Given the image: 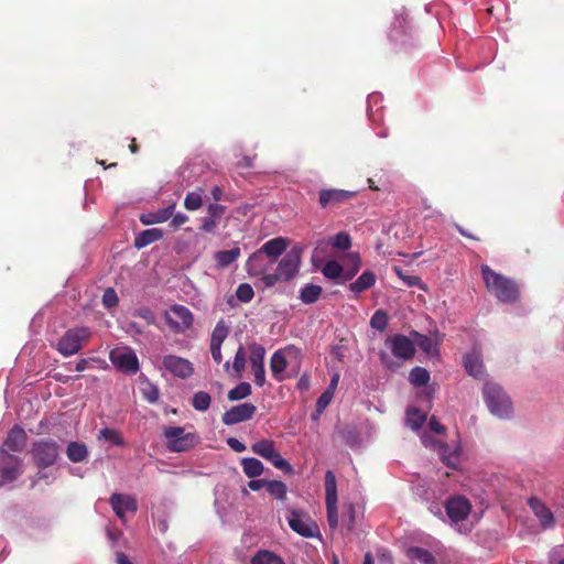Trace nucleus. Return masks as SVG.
<instances>
[{"label":"nucleus","mask_w":564,"mask_h":564,"mask_svg":"<svg viewBox=\"0 0 564 564\" xmlns=\"http://www.w3.org/2000/svg\"><path fill=\"white\" fill-rule=\"evenodd\" d=\"M202 189L198 191H194V192H189L186 194L185 196V199H184V207L187 209V210H197L202 207L203 205V198H202V194H200Z\"/></svg>","instance_id":"obj_49"},{"label":"nucleus","mask_w":564,"mask_h":564,"mask_svg":"<svg viewBox=\"0 0 564 564\" xmlns=\"http://www.w3.org/2000/svg\"><path fill=\"white\" fill-rule=\"evenodd\" d=\"M109 503L119 519L124 518L126 511L134 513L138 510V502L130 495L115 492L111 495Z\"/></svg>","instance_id":"obj_19"},{"label":"nucleus","mask_w":564,"mask_h":564,"mask_svg":"<svg viewBox=\"0 0 564 564\" xmlns=\"http://www.w3.org/2000/svg\"><path fill=\"white\" fill-rule=\"evenodd\" d=\"M22 474V459L0 449V486L17 480Z\"/></svg>","instance_id":"obj_9"},{"label":"nucleus","mask_w":564,"mask_h":564,"mask_svg":"<svg viewBox=\"0 0 564 564\" xmlns=\"http://www.w3.org/2000/svg\"><path fill=\"white\" fill-rule=\"evenodd\" d=\"M212 397L205 391H198L194 393L192 399V405L196 411L205 412L209 409Z\"/></svg>","instance_id":"obj_44"},{"label":"nucleus","mask_w":564,"mask_h":564,"mask_svg":"<svg viewBox=\"0 0 564 564\" xmlns=\"http://www.w3.org/2000/svg\"><path fill=\"white\" fill-rule=\"evenodd\" d=\"M437 451L441 459L448 467L456 468L459 463V451L458 448L451 449L445 443H437Z\"/></svg>","instance_id":"obj_30"},{"label":"nucleus","mask_w":564,"mask_h":564,"mask_svg":"<svg viewBox=\"0 0 564 564\" xmlns=\"http://www.w3.org/2000/svg\"><path fill=\"white\" fill-rule=\"evenodd\" d=\"M375 282L376 275L373 272L367 270L355 282L350 283L349 289L351 292L358 294L373 286Z\"/></svg>","instance_id":"obj_33"},{"label":"nucleus","mask_w":564,"mask_h":564,"mask_svg":"<svg viewBox=\"0 0 564 564\" xmlns=\"http://www.w3.org/2000/svg\"><path fill=\"white\" fill-rule=\"evenodd\" d=\"M265 489L275 499L284 500L286 498L288 488L281 480H268Z\"/></svg>","instance_id":"obj_43"},{"label":"nucleus","mask_w":564,"mask_h":564,"mask_svg":"<svg viewBox=\"0 0 564 564\" xmlns=\"http://www.w3.org/2000/svg\"><path fill=\"white\" fill-rule=\"evenodd\" d=\"M252 392L251 386L248 382H240L234 389L228 392V399L230 401H238L249 397Z\"/></svg>","instance_id":"obj_45"},{"label":"nucleus","mask_w":564,"mask_h":564,"mask_svg":"<svg viewBox=\"0 0 564 564\" xmlns=\"http://www.w3.org/2000/svg\"><path fill=\"white\" fill-rule=\"evenodd\" d=\"M361 265L360 257L356 252H350L346 257L343 282L350 281L359 271Z\"/></svg>","instance_id":"obj_32"},{"label":"nucleus","mask_w":564,"mask_h":564,"mask_svg":"<svg viewBox=\"0 0 564 564\" xmlns=\"http://www.w3.org/2000/svg\"><path fill=\"white\" fill-rule=\"evenodd\" d=\"M111 364L126 373H137L140 369L139 359L135 352L130 349H112L109 354Z\"/></svg>","instance_id":"obj_11"},{"label":"nucleus","mask_w":564,"mask_h":564,"mask_svg":"<svg viewBox=\"0 0 564 564\" xmlns=\"http://www.w3.org/2000/svg\"><path fill=\"white\" fill-rule=\"evenodd\" d=\"M227 336L228 327L224 321H219L212 333L210 345L221 346Z\"/></svg>","instance_id":"obj_48"},{"label":"nucleus","mask_w":564,"mask_h":564,"mask_svg":"<svg viewBox=\"0 0 564 564\" xmlns=\"http://www.w3.org/2000/svg\"><path fill=\"white\" fill-rule=\"evenodd\" d=\"M397 274L406 282L408 285L413 286L420 284L421 280L419 276L415 275H403L401 273V270L395 268Z\"/></svg>","instance_id":"obj_59"},{"label":"nucleus","mask_w":564,"mask_h":564,"mask_svg":"<svg viewBox=\"0 0 564 564\" xmlns=\"http://www.w3.org/2000/svg\"><path fill=\"white\" fill-rule=\"evenodd\" d=\"M248 359L250 361V366L263 365L265 349L262 345L258 343H252L248 346Z\"/></svg>","instance_id":"obj_40"},{"label":"nucleus","mask_w":564,"mask_h":564,"mask_svg":"<svg viewBox=\"0 0 564 564\" xmlns=\"http://www.w3.org/2000/svg\"><path fill=\"white\" fill-rule=\"evenodd\" d=\"M210 354L216 364L223 362L221 346L210 345Z\"/></svg>","instance_id":"obj_60"},{"label":"nucleus","mask_w":564,"mask_h":564,"mask_svg":"<svg viewBox=\"0 0 564 564\" xmlns=\"http://www.w3.org/2000/svg\"><path fill=\"white\" fill-rule=\"evenodd\" d=\"M322 292H323V289L319 285H316V284H305L300 290V300L304 304L316 303L318 301V299L321 297Z\"/></svg>","instance_id":"obj_35"},{"label":"nucleus","mask_w":564,"mask_h":564,"mask_svg":"<svg viewBox=\"0 0 564 564\" xmlns=\"http://www.w3.org/2000/svg\"><path fill=\"white\" fill-rule=\"evenodd\" d=\"M250 564H285L275 553L268 550L258 551L250 561Z\"/></svg>","instance_id":"obj_36"},{"label":"nucleus","mask_w":564,"mask_h":564,"mask_svg":"<svg viewBox=\"0 0 564 564\" xmlns=\"http://www.w3.org/2000/svg\"><path fill=\"white\" fill-rule=\"evenodd\" d=\"M481 274L487 289L502 303H514L520 297V289L517 282L490 269L481 265Z\"/></svg>","instance_id":"obj_2"},{"label":"nucleus","mask_w":564,"mask_h":564,"mask_svg":"<svg viewBox=\"0 0 564 564\" xmlns=\"http://www.w3.org/2000/svg\"><path fill=\"white\" fill-rule=\"evenodd\" d=\"M290 528L304 538H314L319 535V528L308 516L297 510H291L288 517Z\"/></svg>","instance_id":"obj_12"},{"label":"nucleus","mask_w":564,"mask_h":564,"mask_svg":"<svg viewBox=\"0 0 564 564\" xmlns=\"http://www.w3.org/2000/svg\"><path fill=\"white\" fill-rule=\"evenodd\" d=\"M140 391L143 399H145L149 403L158 402L160 397L159 388L149 379L145 378L140 382Z\"/></svg>","instance_id":"obj_39"},{"label":"nucleus","mask_w":564,"mask_h":564,"mask_svg":"<svg viewBox=\"0 0 564 564\" xmlns=\"http://www.w3.org/2000/svg\"><path fill=\"white\" fill-rule=\"evenodd\" d=\"M274 263L271 262V260L263 254V252L257 250L253 252L246 262V270L249 275L251 276H261L263 280V276L268 275L267 271L269 268H271Z\"/></svg>","instance_id":"obj_18"},{"label":"nucleus","mask_w":564,"mask_h":564,"mask_svg":"<svg viewBox=\"0 0 564 564\" xmlns=\"http://www.w3.org/2000/svg\"><path fill=\"white\" fill-rule=\"evenodd\" d=\"M406 556L411 561H417L421 564H437L435 556L426 549L412 546L406 550Z\"/></svg>","instance_id":"obj_31"},{"label":"nucleus","mask_w":564,"mask_h":564,"mask_svg":"<svg viewBox=\"0 0 564 564\" xmlns=\"http://www.w3.org/2000/svg\"><path fill=\"white\" fill-rule=\"evenodd\" d=\"M226 212V206L213 203L207 206V215L202 219L199 230L207 234H215L216 228Z\"/></svg>","instance_id":"obj_20"},{"label":"nucleus","mask_w":564,"mask_h":564,"mask_svg":"<svg viewBox=\"0 0 564 564\" xmlns=\"http://www.w3.org/2000/svg\"><path fill=\"white\" fill-rule=\"evenodd\" d=\"M28 435L23 427L14 425L3 442V448L8 452H22L26 446Z\"/></svg>","instance_id":"obj_21"},{"label":"nucleus","mask_w":564,"mask_h":564,"mask_svg":"<svg viewBox=\"0 0 564 564\" xmlns=\"http://www.w3.org/2000/svg\"><path fill=\"white\" fill-rule=\"evenodd\" d=\"M166 441V447L173 453L187 452L199 443V436L196 433H184V427L169 426L163 431Z\"/></svg>","instance_id":"obj_6"},{"label":"nucleus","mask_w":564,"mask_h":564,"mask_svg":"<svg viewBox=\"0 0 564 564\" xmlns=\"http://www.w3.org/2000/svg\"><path fill=\"white\" fill-rule=\"evenodd\" d=\"M241 467H242V470H243L245 475L248 478L258 477L264 470L263 464L259 459L253 458V457L242 458L241 459Z\"/></svg>","instance_id":"obj_34"},{"label":"nucleus","mask_w":564,"mask_h":564,"mask_svg":"<svg viewBox=\"0 0 564 564\" xmlns=\"http://www.w3.org/2000/svg\"><path fill=\"white\" fill-rule=\"evenodd\" d=\"M370 325L372 328L383 332L388 325L387 313L382 310L376 311L370 319Z\"/></svg>","instance_id":"obj_50"},{"label":"nucleus","mask_w":564,"mask_h":564,"mask_svg":"<svg viewBox=\"0 0 564 564\" xmlns=\"http://www.w3.org/2000/svg\"><path fill=\"white\" fill-rule=\"evenodd\" d=\"M297 352L299 350L294 346H289L273 352L270 359V370L272 377L278 382H282L285 379L284 371L288 367V356H291L292 354L296 355Z\"/></svg>","instance_id":"obj_13"},{"label":"nucleus","mask_w":564,"mask_h":564,"mask_svg":"<svg viewBox=\"0 0 564 564\" xmlns=\"http://www.w3.org/2000/svg\"><path fill=\"white\" fill-rule=\"evenodd\" d=\"M484 398L492 414L506 417L511 413V401L499 384L486 382L484 386Z\"/></svg>","instance_id":"obj_5"},{"label":"nucleus","mask_w":564,"mask_h":564,"mask_svg":"<svg viewBox=\"0 0 564 564\" xmlns=\"http://www.w3.org/2000/svg\"><path fill=\"white\" fill-rule=\"evenodd\" d=\"M140 317L144 318L148 321V323H153L154 321V315L153 313L151 312V310L149 308H141L139 311V314H138Z\"/></svg>","instance_id":"obj_63"},{"label":"nucleus","mask_w":564,"mask_h":564,"mask_svg":"<svg viewBox=\"0 0 564 564\" xmlns=\"http://www.w3.org/2000/svg\"><path fill=\"white\" fill-rule=\"evenodd\" d=\"M275 468L286 473V474H292L293 473V467L291 466V464L284 459L279 452H275L271 458L268 459Z\"/></svg>","instance_id":"obj_51"},{"label":"nucleus","mask_w":564,"mask_h":564,"mask_svg":"<svg viewBox=\"0 0 564 564\" xmlns=\"http://www.w3.org/2000/svg\"><path fill=\"white\" fill-rule=\"evenodd\" d=\"M171 221H170V227L173 229V230H177L180 227H182L184 224H186L188 221V217L185 215V214H176L171 217Z\"/></svg>","instance_id":"obj_56"},{"label":"nucleus","mask_w":564,"mask_h":564,"mask_svg":"<svg viewBox=\"0 0 564 564\" xmlns=\"http://www.w3.org/2000/svg\"><path fill=\"white\" fill-rule=\"evenodd\" d=\"M164 318L170 328L177 334L191 328L194 322L192 312L186 306L180 304L171 306L170 312H165Z\"/></svg>","instance_id":"obj_8"},{"label":"nucleus","mask_w":564,"mask_h":564,"mask_svg":"<svg viewBox=\"0 0 564 564\" xmlns=\"http://www.w3.org/2000/svg\"><path fill=\"white\" fill-rule=\"evenodd\" d=\"M356 195L355 192L338 189V188H327L322 189L318 193V204L322 208L327 207H338L345 202L351 199Z\"/></svg>","instance_id":"obj_14"},{"label":"nucleus","mask_w":564,"mask_h":564,"mask_svg":"<svg viewBox=\"0 0 564 564\" xmlns=\"http://www.w3.org/2000/svg\"><path fill=\"white\" fill-rule=\"evenodd\" d=\"M90 336L91 330L88 327H73L67 329L55 344H52V347L63 357H70L82 350Z\"/></svg>","instance_id":"obj_4"},{"label":"nucleus","mask_w":564,"mask_h":564,"mask_svg":"<svg viewBox=\"0 0 564 564\" xmlns=\"http://www.w3.org/2000/svg\"><path fill=\"white\" fill-rule=\"evenodd\" d=\"M227 444L232 451L237 453L246 451V445L235 437H229L227 440Z\"/></svg>","instance_id":"obj_58"},{"label":"nucleus","mask_w":564,"mask_h":564,"mask_svg":"<svg viewBox=\"0 0 564 564\" xmlns=\"http://www.w3.org/2000/svg\"><path fill=\"white\" fill-rule=\"evenodd\" d=\"M384 346L390 354L381 350L379 357L381 364L390 370H397L405 360L412 359L416 350L413 341L402 334L389 336L384 340Z\"/></svg>","instance_id":"obj_1"},{"label":"nucleus","mask_w":564,"mask_h":564,"mask_svg":"<svg viewBox=\"0 0 564 564\" xmlns=\"http://www.w3.org/2000/svg\"><path fill=\"white\" fill-rule=\"evenodd\" d=\"M463 364L467 373L475 379L481 380L485 377V366L481 356L476 350L463 357Z\"/></svg>","instance_id":"obj_22"},{"label":"nucleus","mask_w":564,"mask_h":564,"mask_svg":"<svg viewBox=\"0 0 564 564\" xmlns=\"http://www.w3.org/2000/svg\"><path fill=\"white\" fill-rule=\"evenodd\" d=\"M66 456L73 463H82L88 457V449L84 443L69 442L66 447Z\"/></svg>","instance_id":"obj_29"},{"label":"nucleus","mask_w":564,"mask_h":564,"mask_svg":"<svg viewBox=\"0 0 564 564\" xmlns=\"http://www.w3.org/2000/svg\"><path fill=\"white\" fill-rule=\"evenodd\" d=\"M329 245L335 249L348 250L351 247V239L346 231H340L329 238Z\"/></svg>","instance_id":"obj_46"},{"label":"nucleus","mask_w":564,"mask_h":564,"mask_svg":"<svg viewBox=\"0 0 564 564\" xmlns=\"http://www.w3.org/2000/svg\"><path fill=\"white\" fill-rule=\"evenodd\" d=\"M409 380L415 387L426 386L430 381V372L423 367H414L410 371Z\"/></svg>","instance_id":"obj_41"},{"label":"nucleus","mask_w":564,"mask_h":564,"mask_svg":"<svg viewBox=\"0 0 564 564\" xmlns=\"http://www.w3.org/2000/svg\"><path fill=\"white\" fill-rule=\"evenodd\" d=\"M251 370L254 377V383L258 387H263L265 383V370H264V364L263 365H257L251 366Z\"/></svg>","instance_id":"obj_55"},{"label":"nucleus","mask_w":564,"mask_h":564,"mask_svg":"<svg viewBox=\"0 0 564 564\" xmlns=\"http://www.w3.org/2000/svg\"><path fill=\"white\" fill-rule=\"evenodd\" d=\"M529 506L539 518L541 525L546 529L554 525V517L551 510L538 498H530Z\"/></svg>","instance_id":"obj_25"},{"label":"nucleus","mask_w":564,"mask_h":564,"mask_svg":"<svg viewBox=\"0 0 564 564\" xmlns=\"http://www.w3.org/2000/svg\"><path fill=\"white\" fill-rule=\"evenodd\" d=\"M251 451L267 460L276 452L274 442L271 440L258 441L251 446Z\"/></svg>","instance_id":"obj_38"},{"label":"nucleus","mask_w":564,"mask_h":564,"mask_svg":"<svg viewBox=\"0 0 564 564\" xmlns=\"http://www.w3.org/2000/svg\"><path fill=\"white\" fill-rule=\"evenodd\" d=\"M325 501L328 524L332 529H336L338 524L337 482L336 476L332 470L325 473Z\"/></svg>","instance_id":"obj_10"},{"label":"nucleus","mask_w":564,"mask_h":564,"mask_svg":"<svg viewBox=\"0 0 564 564\" xmlns=\"http://www.w3.org/2000/svg\"><path fill=\"white\" fill-rule=\"evenodd\" d=\"M288 247V240L282 237H276L267 241L261 248L260 251L265 254L271 262L275 263L278 258L285 251Z\"/></svg>","instance_id":"obj_24"},{"label":"nucleus","mask_w":564,"mask_h":564,"mask_svg":"<svg viewBox=\"0 0 564 564\" xmlns=\"http://www.w3.org/2000/svg\"><path fill=\"white\" fill-rule=\"evenodd\" d=\"M254 295L253 289L248 283H242L237 288L236 296L241 302L248 303L252 300Z\"/></svg>","instance_id":"obj_52"},{"label":"nucleus","mask_w":564,"mask_h":564,"mask_svg":"<svg viewBox=\"0 0 564 564\" xmlns=\"http://www.w3.org/2000/svg\"><path fill=\"white\" fill-rule=\"evenodd\" d=\"M429 427L431 431H433L437 434H443L446 431V427L443 424H441L440 421L435 416H432L430 419Z\"/></svg>","instance_id":"obj_57"},{"label":"nucleus","mask_w":564,"mask_h":564,"mask_svg":"<svg viewBox=\"0 0 564 564\" xmlns=\"http://www.w3.org/2000/svg\"><path fill=\"white\" fill-rule=\"evenodd\" d=\"M163 367L173 376L182 379L189 378L194 372L193 365L189 360L175 355H166L163 358Z\"/></svg>","instance_id":"obj_15"},{"label":"nucleus","mask_w":564,"mask_h":564,"mask_svg":"<svg viewBox=\"0 0 564 564\" xmlns=\"http://www.w3.org/2000/svg\"><path fill=\"white\" fill-rule=\"evenodd\" d=\"M267 481L265 479H251L249 482H248V487L253 490V491H257L263 487L267 486Z\"/></svg>","instance_id":"obj_61"},{"label":"nucleus","mask_w":564,"mask_h":564,"mask_svg":"<svg viewBox=\"0 0 564 564\" xmlns=\"http://www.w3.org/2000/svg\"><path fill=\"white\" fill-rule=\"evenodd\" d=\"M302 251L299 248H292L278 263L273 273L263 276L265 286L271 288L278 282H288L299 272Z\"/></svg>","instance_id":"obj_3"},{"label":"nucleus","mask_w":564,"mask_h":564,"mask_svg":"<svg viewBox=\"0 0 564 564\" xmlns=\"http://www.w3.org/2000/svg\"><path fill=\"white\" fill-rule=\"evenodd\" d=\"M426 421V414L416 408L406 411V425L413 431H419Z\"/></svg>","instance_id":"obj_37"},{"label":"nucleus","mask_w":564,"mask_h":564,"mask_svg":"<svg viewBox=\"0 0 564 564\" xmlns=\"http://www.w3.org/2000/svg\"><path fill=\"white\" fill-rule=\"evenodd\" d=\"M119 303L118 295L112 288H108L105 290L102 294V304L107 308L116 307Z\"/></svg>","instance_id":"obj_53"},{"label":"nucleus","mask_w":564,"mask_h":564,"mask_svg":"<svg viewBox=\"0 0 564 564\" xmlns=\"http://www.w3.org/2000/svg\"><path fill=\"white\" fill-rule=\"evenodd\" d=\"M116 563L117 564H133L126 553L123 552H117L116 554Z\"/></svg>","instance_id":"obj_64"},{"label":"nucleus","mask_w":564,"mask_h":564,"mask_svg":"<svg viewBox=\"0 0 564 564\" xmlns=\"http://www.w3.org/2000/svg\"><path fill=\"white\" fill-rule=\"evenodd\" d=\"M334 393L330 390H325L316 401V411L322 413L332 402Z\"/></svg>","instance_id":"obj_54"},{"label":"nucleus","mask_w":564,"mask_h":564,"mask_svg":"<svg viewBox=\"0 0 564 564\" xmlns=\"http://www.w3.org/2000/svg\"><path fill=\"white\" fill-rule=\"evenodd\" d=\"M247 358L248 351L242 345H240L236 351L232 365H230L229 361H226L224 364V370L226 372H229L231 369V376H234L237 379L241 378L246 369Z\"/></svg>","instance_id":"obj_23"},{"label":"nucleus","mask_w":564,"mask_h":564,"mask_svg":"<svg viewBox=\"0 0 564 564\" xmlns=\"http://www.w3.org/2000/svg\"><path fill=\"white\" fill-rule=\"evenodd\" d=\"M241 254L239 247H234L230 250H220L215 252L216 265L218 269H225L232 264Z\"/></svg>","instance_id":"obj_28"},{"label":"nucleus","mask_w":564,"mask_h":564,"mask_svg":"<svg viewBox=\"0 0 564 564\" xmlns=\"http://www.w3.org/2000/svg\"><path fill=\"white\" fill-rule=\"evenodd\" d=\"M470 509V502L463 496L452 497L445 503L446 513L455 523L465 520L468 517Z\"/></svg>","instance_id":"obj_16"},{"label":"nucleus","mask_w":564,"mask_h":564,"mask_svg":"<svg viewBox=\"0 0 564 564\" xmlns=\"http://www.w3.org/2000/svg\"><path fill=\"white\" fill-rule=\"evenodd\" d=\"M99 438H102L107 442H110L117 446H124V440L122 438L120 432L113 429L105 427L99 431Z\"/></svg>","instance_id":"obj_47"},{"label":"nucleus","mask_w":564,"mask_h":564,"mask_svg":"<svg viewBox=\"0 0 564 564\" xmlns=\"http://www.w3.org/2000/svg\"><path fill=\"white\" fill-rule=\"evenodd\" d=\"M175 207H176V204L172 203L169 206H166L164 208H161V209H159L156 212H151V213H148V214H142L140 216V221L143 225H147V226L148 225H154V224L164 223V221L169 220L173 216Z\"/></svg>","instance_id":"obj_26"},{"label":"nucleus","mask_w":564,"mask_h":564,"mask_svg":"<svg viewBox=\"0 0 564 564\" xmlns=\"http://www.w3.org/2000/svg\"><path fill=\"white\" fill-rule=\"evenodd\" d=\"M31 454L34 464L40 469L53 466L59 456V446L53 440H42L33 443Z\"/></svg>","instance_id":"obj_7"},{"label":"nucleus","mask_w":564,"mask_h":564,"mask_svg":"<svg viewBox=\"0 0 564 564\" xmlns=\"http://www.w3.org/2000/svg\"><path fill=\"white\" fill-rule=\"evenodd\" d=\"M378 557H379L380 564H392V557H391L390 553L387 551H379Z\"/></svg>","instance_id":"obj_62"},{"label":"nucleus","mask_w":564,"mask_h":564,"mask_svg":"<svg viewBox=\"0 0 564 564\" xmlns=\"http://www.w3.org/2000/svg\"><path fill=\"white\" fill-rule=\"evenodd\" d=\"M322 272H323L324 276H326L327 279H330V280L341 279L343 280L344 268L337 261L329 260L324 264Z\"/></svg>","instance_id":"obj_42"},{"label":"nucleus","mask_w":564,"mask_h":564,"mask_svg":"<svg viewBox=\"0 0 564 564\" xmlns=\"http://www.w3.org/2000/svg\"><path fill=\"white\" fill-rule=\"evenodd\" d=\"M163 237L162 229L151 228L141 231L134 239V247L137 249H142L153 242L161 240Z\"/></svg>","instance_id":"obj_27"},{"label":"nucleus","mask_w":564,"mask_h":564,"mask_svg":"<svg viewBox=\"0 0 564 564\" xmlns=\"http://www.w3.org/2000/svg\"><path fill=\"white\" fill-rule=\"evenodd\" d=\"M257 411L252 403H241L232 406L223 414V423L226 425H234L240 422L250 420Z\"/></svg>","instance_id":"obj_17"}]
</instances>
